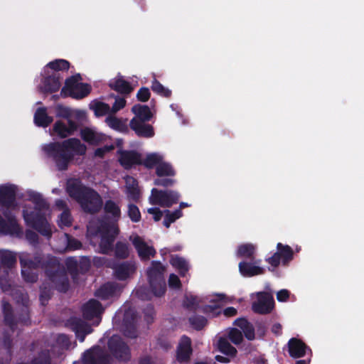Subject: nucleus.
Wrapping results in <instances>:
<instances>
[{
	"instance_id": "nucleus-1",
	"label": "nucleus",
	"mask_w": 364,
	"mask_h": 364,
	"mask_svg": "<svg viewBox=\"0 0 364 364\" xmlns=\"http://www.w3.org/2000/svg\"><path fill=\"white\" fill-rule=\"evenodd\" d=\"M44 152L53 158L59 170L67 168L75 155H84L87 146L76 138L65 140L62 143H50L43 146Z\"/></svg>"
},
{
	"instance_id": "nucleus-2",
	"label": "nucleus",
	"mask_w": 364,
	"mask_h": 364,
	"mask_svg": "<svg viewBox=\"0 0 364 364\" xmlns=\"http://www.w3.org/2000/svg\"><path fill=\"white\" fill-rule=\"evenodd\" d=\"M106 220L101 223L99 234L101 237L100 249L103 253H107L111 247L114 237L119 230L117 223L119 220L121 211L119 206L113 201H107L105 205Z\"/></svg>"
},
{
	"instance_id": "nucleus-3",
	"label": "nucleus",
	"mask_w": 364,
	"mask_h": 364,
	"mask_svg": "<svg viewBox=\"0 0 364 364\" xmlns=\"http://www.w3.org/2000/svg\"><path fill=\"white\" fill-rule=\"evenodd\" d=\"M70 196L76 199L82 208L87 212L97 211L102 206L100 196L94 191L84 187L77 180H70L68 183Z\"/></svg>"
},
{
	"instance_id": "nucleus-4",
	"label": "nucleus",
	"mask_w": 364,
	"mask_h": 364,
	"mask_svg": "<svg viewBox=\"0 0 364 364\" xmlns=\"http://www.w3.org/2000/svg\"><path fill=\"white\" fill-rule=\"evenodd\" d=\"M232 300L223 294H214L206 296L200 303L196 296L190 295L187 296L184 303L187 306L200 308L209 316L215 317L221 314L222 306Z\"/></svg>"
},
{
	"instance_id": "nucleus-5",
	"label": "nucleus",
	"mask_w": 364,
	"mask_h": 364,
	"mask_svg": "<svg viewBox=\"0 0 364 364\" xmlns=\"http://www.w3.org/2000/svg\"><path fill=\"white\" fill-rule=\"evenodd\" d=\"M28 194L31 200L35 204L36 208L35 211L31 212H29L27 208L23 210L25 221L43 235L48 236L50 234V228L44 218V213H41L42 209L47 208V205L38 193L30 191Z\"/></svg>"
},
{
	"instance_id": "nucleus-6",
	"label": "nucleus",
	"mask_w": 364,
	"mask_h": 364,
	"mask_svg": "<svg viewBox=\"0 0 364 364\" xmlns=\"http://www.w3.org/2000/svg\"><path fill=\"white\" fill-rule=\"evenodd\" d=\"M134 117L131 119V129L139 136L151 138L154 136V130L151 125L146 124L154 116V112L146 105L136 104L132 108Z\"/></svg>"
},
{
	"instance_id": "nucleus-7",
	"label": "nucleus",
	"mask_w": 364,
	"mask_h": 364,
	"mask_svg": "<svg viewBox=\"0 0 364 364\" xmlns=\"http://www.w3.org/2000/svg\"><path fill=\"white\" fill-rule=\"evenodd\" d=\"M90 91V85L82 82L80 75L76 74L65 80L61 94L64 96H70L75 99H82L85 97Z\"/></svg>"
},
{
	"instance_id": "nucleus-8",
	"label": "nucleus",
	"mask_w": 364,
	"mask_h": 364,
	"mask_svg": "<svg viewBox=\"0 0 364 364\" xmlns=\"http://www.w3.org/2000/svg\"><path fill=\"white\" fill-rule=\"evenodd\" d=\"M180 198L178 192L173 190L159 191L154 188L149 197V201L153 205L169 208L176 203Z\"/></svg>"
},
{
	"instance_id": "nucleus-9",
	"label": "nucleus",
	"mask_w": 364,
	"mask_h": 364,
	"mask_svg": "<svg viewBox=\"0 0 364 364\" xmlns=\"http://www.w3.org/2000/svg\"><path fill=\"white\" fill-rule=\"evenodd\" d=\"M164 271L160 263L153 262L151 267L148 271L150 286L152 289V294L160 296L165 291V284L161 279V275Z\"/></svg>"
},
{
	"instance_id": "nucleus-10",
	"label": "nucleus",
	"mask_w": 364,
	"mask_h": 364,
	"mask_svg": "<svg viewBox=\"0 0 364 364\" xmlns=\"http://www.w3.org/2000/svg\"><path fill=\"white\" fill-rule=\"evenodd\" d=\"M292 259V249L289 246L279 242L277 245V252L272 256L267 259V262L271 266L269 269L273 271L280 264L287 266Z\"/></svg>"
},
{
	"instance_id": "nucleus-11",
	"label": "nucleus",
	"mask_w": 364,
	"mask_h": 364,
	"mask_svg": "<svg viewBox=\"0 0 364 364\" xmlns=\"http://www.w3.org/2000/svg\"><path fill=\"white\" fill-rule=\"evenodd\" d=\"M252 310L259 314L269 313L274 306L273 296L270 293L259 291L250 295Z\"/></svg>"
},
{
	"instance_id": "nucleus-12",
	"label": "nucleus",
	"mask_w": 364,
	"mask_h": 364,
	"mask_svg": "<svg viewBox=\"0 0 364 364\" xmlns=\"http://www.w3.org/2000/svg\"><path fill=\"white\" fill-rule=\"evenodd\" d=\"M17 193V187L13 184H4L0 186V203L3 207L13 211L16 210L15 196Z\"/></svg>"
},
{
	"instance_id": "nucleus-13",
	"label": "nucleus",
	"mask_w": 364,
	"mask_h": 364,
	"mask_svg": "<svg viewBox=\"0 0 364 364\" xmlns=\"http://www.w3.org/2000/svg\"><path fill=\"white\" fill-rule=\"evenodd\" d=\"M156 173L159 177H160L155 180L154 183L157 186H170L175 182V181L171 178H161L164 176H173L176 173L171 164L165 161H163L161 163L158 164L156 169Z\"/></svg>"
},
{
	"instance_id": "nucleus-14",
	"label": "nucleus",
	"mask_w": 364,
	"mask_h": 364,
	"mask_svg": "<svg viewBox=\"0 0 364 364\" xmlns=\"http://www.w3.org/2000/svg\"><path fill=\"white\" fill-rule=\"evenodd\" d=\"M77 129V124L74 121L57 120L50 130L52 136H58L61 138H65L72 135Z\"/></svg>"
},
{
	"instance_id": "nucleus-15",
	"label": "nucleus",
	"mask_w": 364,
	"mask_h": 364,
	"mask_svg": "<svg viewBox=\"0 0 364 364\" xmlns=\"http://www.w3.org/2000/svg\"><path fill=\"white\" fill-rule=\"evenodd\" d=\"M41 82L39 84V88L43 92H53L60 88L62 77L60 75H49L41 73Z\"/></svg>"
},
{
	"instance_id": "nucleus-16",
	"label": "nucleus",
	"mask_w": 364,
	"mask_h": 364,
	"mask_svg": "<svg viewBox=\"0 0 364 364\" xmlns=\"http://www.w3.org/2000/svg\"><path fill=\"white\" fill-rule=\"evenodd\" d=\"M130 240L133 245L136 248L139 257L141 259H149L150 257H153L155 254V250L153 247L146 243L143 238L137 235H132L130 236Z\"/></svg>"
},
{
	"instance_id": "nucleus-17",
	"label": "nucleus",
	"mask_w": 364,
	"mask_h": 364,
	"mask_svg": "<svg viewBox=\"0 0 364 364\" xmlns=\"http://www.w3.org/2000/svg\"><path fill=\"white\" fill-rule=\"evenodd\" d=\"M80 136L85 141L92 145H97L100 143L106 142L109 139L108 136L92 127L82 129Z\"/></svg>"
},
{
	"instance_id": "nucleus-18",
	"label": "nucleus",
	"mask_w": 364,
	"mask_h": 364,
	"mask_svg": "<svg viewBox=\"0 0 364 364\" xmlns=\"http://www.w3.org/2000/svg\"><path fill=\"white\" fill-rule=\"evenodd\" d=\"M103 309L99 302L95 299L90 300L82 309L83 316L87 320L93 319V323L97 325L100 321V314Z\"/></svg>"
},
{
	"instance_id": "nucleus-19",
	"label": "nucleus",
	"mask_w": 364,
	"mask_h": 364,
	"mask_svg": "<svg viewBox=\"0 0 364 364\" xmlns=\"http://www.w3.org/2000/svg\"><path fill=\"white\" fill-rule=\"evenodd\" d=\"M289 355L294 358L305 356L307 353L311 354V350L301 340L292 338L288 342Z\"/></svg>"
},
{
	"instance_id": "nucleus-20",
	"label": "nucleus",
	"mask_w": 364,
	"mask_h": 364,
	"mask_svg": "<svg viewBox=\"0 0 364 364\" xmlns=\"http://www.w3.org/2000/svg\"><path fill=\"white\" fill-rule=\"evenodd\" d=\"M191 353V339L186 336H183L177 348L176 360L179 363H186L189 360Z\"/></svg>"
},
{
	"instance_id": "nucleus-21",
	"label": "nucleus",
	"mask_w": 364,
	"mask_h": 364,
	"mask_svg": "<svg viewBox=\"0 0 364 364\" xmlns=\"http://www.w3.org/2000/svg\"><path fill=\"white\" fill-rule=\"evenodd\" d=\"M109 348L111 352L117 357L121 359H126L129 354L127 346L121 341V338L118 336L111 338L109 341Z\"/></svg>"
},
{
	"instance_id": "nucleus-22",
	"label": "nucleus",
	"mask_w": 364,
	"mask_h": 364,
	"mask_svg": "<svg viewBox=\"0 0 364 364\" xmlns=\"http://www.w3.org/2000/svg\"><path fill=\"white\" fill-rule=\"evenodd\" d=\"M119 161L125 168H129L134 165L141 163L140 155L135 151L118 150Z\"/></svg>"
},
{
	"instance_id": "nucleus-23",
	"label": "nucleus",
	"mask_w": 364,
	"mask_h": 364,
	"mask_svg": "<svg viewBox=\"0 0 364 364\" xmlns=\"http://www.w3.org/2000/svg\"><path fill=\"white\" fill-rule=\"evenodd\" d=\"M70 67L68 61L64 59H56L46 64L42 70V73L60 75L58 71L68 70Z\"/></svg>"
},
{
	"instance_id": "nucleus-24",
	"label": "nucleus",
	"mask_w": 364,
	"mask_h": 364,
	"mask_svg": "<svg viewBox=\"0 0 364 364\" xmlns=\"http://www.w3.org/2000/svg\"><path fill=\"white\" fill-rule=\"evenodd\" d=\"M109 85L112 89L122 94H129L134 90V87L119 75L111 79Z\"/></svg>"
},
{
	"instance_id": "nucleus-25",
	"label": "nucleus",
	"mask_w": 364,
	"mask_h": 364,
	"mask_svg": "<svg viewBox=\"0 0 364 364\" xmlns=\"http://www.w3.org/2000/svg\"><path fill=\"white\" fill-rule=\"evenodd\" d=\"M240 274L244 277H252L262 274L264 269L256 263L242 262L239 264Z\"/></svg>"
},
{
	"instance_id": "nucleus-26",
	"label": "nucleus",
	"mask_w": 364,
	"mask_h": 364,
	"mask_svg": "<svg viewBox=\"0 0 364 364\" xmlns=\"http://www.w3.org/2000/svg\"><path fill=\"white\" fill-rule=\"evenodd\" d=\"M4 214L7 222L0 218V232L6 234L16 233L18 231L16 221L14 220V217L6 211H4Z\"/></svg>"
},
{
	"instance_id": "nucleus-27",
	"label": "nucleus",
	"mask_w": 364,
	"mask_h": 364,
	"mask_svg": "<svg viewBox=\"0 0 364 364\" xmlns=\"http://www.w3.org/2000/svg\"><path fill=\"white\" fill-rule=\"evenodd\" d=\"M125 190L129 199L136 200L139 198L140 191L137 183L134 178L131 176L125 178Z\"/></svg>"
},
{
	"instance_id": "nucleus-28",
	"label": "nucleus",
	"mask_w": 364,
	"mask_h": 364,
	"mask_svg": "<svg viewBox=\"0 0 364 364\" xmlns=\"http://www.w3.org/2000/svg\"><path fill=\"white\" fill-rule=\"evenodd\" d=\"M215 346L220 352L228 357L234 358L237 354L236 348L231 346L225 338H219Z\"/></svg>"
},
{
	"instance_id": "nucleus-29",
	"label": "nucleus",
	"mask_w": 364,
	"mask_h": 364,
	"mask_svg": "<svg viewBox=\"0 0 364 364\" xmlns=\"http://www.w3.org/2000/svg\"><path fill=\"white\" fill-rule=\"evenodd\" d=\"M105 122L109 127L119 132H126L127 129V120L117 118L109 114L105 119Z\"/></svg>"
},
{
	"instance_id": "nucleus-30",
	"label": "nucleus",
	"mask_w": 364,
	"mask_h": 364,
	"mask_svg": "<svg viewBox=\"0 0 364 364\" xmlns=\"http://www.w3.org/2000/svg\"><path fill=\"white\" fill-rule=\"evenodd\" d=\"M53 121L52 117L48 115L45 107H39L34 114V123L38 127H46Z\"/></svg>"
},
{
	"instance_id": "nucleus-31",
	"label": "nucleus",
	"mask_w": 364,
	"mask_h": 364,
	"mask_svg": "<svg viewBox=\"0 0 364 364\" xmlns=\"http://www.w3.org/2000/svg\"><path fill=\"white\" fill-rule=\"evenodd\" d=\"M171 265L184 276L189 269L188 262L183 257L178 255L173 256L170 260Z\"/></svg>"
},
{
	"instance_id": "nucleus-32",
	"label": "nucleus",
	"mask_w": 364,
	"mask_h": 364,
	"mask_svg": "<svg viewBox=\"0 0 364 364\" xmlns=\"http://www.w3.org/2000/svg\"><path fill=\"white\" fill-rule=\"evenodd\" d=\"M115 274L119 279L128 278L134 272V267L130 264H120L115 268Z\"/></svg>"
},
{
	"instance_id": "nucleus-33",
	"label": "nucleus",
	"mask_w": 364,
	"mask_h": 364,
	"mask_svg": "<svg viewBox=\"0 0 364 364\" xmlns=\"http://www.w3.org/2000/svg\"><path fill=\"white\" fill-rule=\"evenodd\" d=\"M257 247L252 243L241 244L237 247L236 255L241 257H252L255 253Z\"/></svg>"
},
{
	"instance_id": "nucleus-34",
	"label": "nucleus",
	"mask_w": 364,
	"mask_h": 364,
	"mask_svg": "<svg viewBox=\"0 0 364 364\" xmlns=\"http://www.w3.org/2000/svg\"><path fill=\"white\" fill-rule=\"evenodd\" d=\"M235 324L240 328L248 340H253L255 338L254 329L247 320L244 318L237 319L235 321Z\"/></svg>"
},
{
	"instance_id": "nucleus-35",
	"label": "nucleus",
	"mask_w": 364,
	"mask_h": 364,
	"mask_svg": "<svg viewBox=\"0 0 364 364\" xmlns=\"http://www.w3.org/2000/svg\"><path fill=\"white\" fill-rule=\"evenodd\" d=\"M90 109L94 111L95 114L97 117L104 116L111 112L110 107L109 105L100 101L92 102L90 105Z\"/></svg>"
},
{
	"instance_id": "nucleus-36",
	"label": "nucleus",
	"mask_w": 364,
	"mask_h": 364,
	"mask_svg": "<svg viewBox=\"0 0 364 364\" xmlns=\"http://www.w3.org/2000/svg\"><path fill=\"white\" fill-rule=\"evenodd\" d=\"M164 161V156L159 153H151L146 155L144 160V164L149 168L158 166V164Z\"/></svg>"
},
{
	"instance_id": "nucleus-37",
	"label": "nucleus",
	"mask_w": 364,
	"mask_h": 364,
	"mask_svg": "<svg viewBox=\"0 0 364 364\" xmlns=\"http://www.w3.org/2000/svg\"><path fill=\"white\" fill-rule=\"evenodd\" d=\"M77 337L79 340L82 342L84 341L85 336L91 332V328L83 322L77 323L74 327Z\"/></svg>"
},
{
	"instance_id": "nucleus-38",
	"label": "nucleus",
	"mask_w": 364,
	"mask_h": 364,
	"mask_svg": "<svg viewBox=\"0 0 364 364\" xmlns=\"http://www.w3.org/2000/svg\"><path fill=\"white\" fill-rule=\"evenodd\" d=\"M151 87L154 92L162 97H168L171 95V91L168 87H164L156 79L152 81Z\"/></svg>"
},
{
	"instance_id": "nucleus-39",
	"label": "nucleus",
	"mask_w": 364,
	"mask_h": 364,
	"mask_svg": "<svg viewBox=\"0 0 364 364\" xmlns=\"http://www.w3.org/2000/svg\"><path fill=\"white\" fill-rule=\"evenodd\" d=\"M164 213L165 219L164 220V225L166 228H168L172 223L182 216V212L181 210H176L173 212L166 210Z\"/></svg>"
},
{
	"instance_id": "nucleus-40",
	"label": "nucleus",
	"mask_w": 364,
	"mask_h": 364,
	"mask_svg": "<svg viewBox=\"0 0 364 364\" xmlns=\"http://www.w3.org/2000/svg\"><path fill=\"white\" fill-rule=\"evenodd\" d=\"M115 292V287L112 284H107L100 288L97 292V296L102 299H107L112 296Z\"/></svg>"
},
{
	"instance_id": "nucleus-41",
	"label": "nucleus",
	"mask_w": 364,
	"mask_h": 364,
	"mask_svg": "<svg viewBox=\"0 0 364 364\" xmlns=\"http://www.w3.org/2000/svg\"><path fill=\"white\" fill-rule=\"evenodd\" d=\"M0 259L4 266L9 267L15 262L16 257L11 252L0 250Z\"/></svg>"
},
{
	"instance_id": "nucleus-42",
	"label": "nucleus",
	"mask_w": 364,
	"mask_h": 364,
	"mask_svg": "<svg viewBox=\"0 0 364 364\" xmlns=\"http://www.w3.org/2000/svg\"><path fill=\"white\" fill-rule=\"evenodd\" d=\"M227 335L229 339L235 345L240 344L243 339L241 331L235 328L228 329Z\"/></svg>"
},
{
	"instance_id": "nucleus-43",
	"label": "nucleus",
	"mask_w": 364,
	"mask_h": 364,
	"mask_svg": "<svg viewBox=\"0 0 364 364\" xmlns=\"http://www.w3.org/2000/svg\"><path fill=\"white\" fill-rule=\"evenodd\" d=\"M70 119L77 123L78 127L80 124L86 121V112L80 109H73Z\"/></svg>"
},
{
	"instance_id": "nucleus-44",
	"label": "nucleus",
	"mask_w": 364,
	"mask_h": 364,
	"mask_svg": "<svg viewBox=\"0 0 364 364\" xmlns=\"http://www.w3.org/2000/svg\"><path fill=\"white\" fill-rule=\"evenodd\" d=\"M72 110L69 107L58 105L56 106V115L62 117L61 120H68L70 119Z\"/></svg>"
},
{
	"instance_id": "nucleus-45",
	"label": "nucleus",
	"mask_w": 364,
	"mask_h": 364,
	"mask_svg": "<svg viewBox=\"0 0 364 364\" xmlns=\"http://www.w3.org/2000/svg\"><path fill=\"white\" fill-rule=\"evenodd\" d=\"M190 323L194 328L200 330L206 325L207 320L203 316H196L190 318Z\"/></svg>"
},
{
	"instance_id": "nucleus-46",
	"label": "nucleus",
	"mask_w": 364,
	"mask_h": 364,
	"mask_svg": "<svg viewBox=\"0 0 364 364\" xmlns=\"http://www.w3.org/2000/svg\"><path fill=\"white\" fill-rule=\"evenodd\" d=\"M63 240L67 244V246L59 247L58 250L60 252L64 251L66 249H77L80 246L79 242L75 240H70L69 236L66 234L64 236Z\"/></svg>"
},
{
	"instance_id": "nucleus-47",
	"label": "nucleus",
	"mask_w": 364,
	"mask_h": 364,
	"mask_svg": "<svg viewBox=\"0 0 364 364\" xmlns=\"http://www.w3.org/2000/svg\"><path fill=\"white\" fill-rule=\"evenodd\" d=\"M21 263L23 266L22 275H23V278L28 282H34L36 279V277L34 274L30 275V272H29V269H28L29 266L28 267H26V265H27L26 262L24 260V259L23 257H21Z\"/></svg>"
},
{
	"instance_id": "nucleus-48",
	"label": "nucleus",
	"mask_w": 364,
	"mask_h": 364,
	"mask_svg": "<svg viewBox=\"0 0 364 364\" xmlns=\"http://www.w3.org/2000/svg\"><path fill=\"white\" fill-rule=\"evenodd\" d=\"M128 215L133 222H138L141 218L139 210L134 205H129Z\"/></svg>"
},
{
	"instance_id": "nucleus-49",
	"label": "nucleus",
	"mask_w": 364,
	"mask_h": 364,
	"mask_svg": "<svg viewBox=\"0 0 364 364\" xmlns=\"http://www.w3.org/2000/svg\"><path fill=\"white\" fill-rule=\"evenodd\" d=\"M127 102L124 98L116 97L114 105L110 108L111 113L114 114L123 109L126 106Z\"/></svg>"
},
{
	"instance_id": "nucleus-50",
	"label": "nucleus",
	"mask_w": 364,
	"mask_h": 364,
	"mask_svg": "<svg viewBox=\"0 0 364 364\" xmlns=\"http://www.w3.org/2000/svg\"><path fill=\"white\" fill-rule=\"evenodd\" d=\"M151 96V92L147 87H141L136 93L138 100L145 102L149 100Z\"/></svg>"
},
{
	"instance_id": "nucleus-51",
	"label": "nucleus",
	"mask_w": 364,
	"mask_h": 364,
	"mask_svg": "<svg viewBox=\"0 0 364 364\" xmlns=\"http://www.w3.org/2000/svg\"><path fill=\"white\" fill-rule=\"evenodd\" d=\"M114 149V146L111 144V145H106L103 147H100V148H97L95 151V156L96 157H100V158H102L104 157L107 154H108L109 152H110L111 151H112L113 149Z\"/></svg>"
},
{
	"instance_id": "nucleus-52",
	"label": "nucleus",
	"mask_w": 364,
	"mask_h": 364,
	"mask_svg": "<svg viewBox=\"0 0 364 364\" xmlns=\"http://www.w3.org/2000/svg\"><path fill=\"white\" fill-rule=\"evenodd\" d=\"M58 225L63 228L70 226L71 225V218L70 213L68 211H63L58 220Z\"/></svg>"
},
{
	"instance_id": "nucleus-53",
	"label": "nucleus",
	"mask_w": 364,
	"mask_h": 364,
	"mask_svg": "<svg viewBox=\"0 0 364 364\" xmlns=\"http://www.w3.org/2000/svg\"><path fill=\"white\" fill-rule=\"evenodd\" d=\"M147 213L153 216L155 221H159L164 213L158 208H149L147 209Z\"/></svg>"
},
{
	"instance_id": "nucleus-54",
	"label": "nucleus",
	"mask_w": 364,
	"mask_h": 364,
	"mask_svg": "<svg viewBox=\"0 0 364 364\" xmlns=\"http://www.w3.org/2000/svg\"><path fill=\"white\" fill-rule=\"evenodd\" d=\"M116 255L120 257H125L128 255V247L123 243H119L116 247Z\"/></svg>"
},
{
	"instance_id": "nucleus-55",
	"label": "nucleus",
	"mask_w": 364,
	"mask_h": 364,
	"mask_svg": "<svg viewBox=\"0 0 364 364\" xmlns=\"http://www.w3.org/2000/svg\"><path fill=\"white\" fill-rule=\"evenodd\" d=\"M168 285L172 289H179L181 287V282L178 277L173 274H171L168 279Z\"/></svg>"
},
{
	"instance_id": "nucleus-56",
	"label": "nucleus",
	"mask_w": 364,
	"mask_h": 364,
	"mask_svg": "<svg viewBox=\"0 0 364 364\" xmlns=\"http://www.w3.org/2000/svg\"><path fill=\"white\" fill-rule=\"evenodd\" d=\"M290 296V293L287 289H282L277 294V299L279 301H287Z\"/></svg>"
},
{
	"instance_id": "nucleus-57",
	"label": "nucleus",
	"mask_w": 364,
	"mask_h": 364,
	"mask_svg": "<svg viewBox=\"0 0 364 364\" xmlns=\"http://www.w3.org/2000/svg\"><path fill=\"white\" fill-rule=\"evenodd\" d=\"M237 311L234 307H228L223 310V314L225 316L230 317L237 314Z\"/></svg>"
},
{
	"instance_id": "nucleus-58",
	"label": "nucleus",
	"mask_w": 364,
	"mask_h": 364,
	"mask_svg": "<svg viewBox=\"0 0 364 364\" xmlns=\"http://www.w3.org/2000/svg\"><path fill=\"white\" fill-rule=\"evenodd\" d=\"M230 357H228L227 355L223 356V355H217L215 356V360L220 363H228L230 360Z\"/></svg>"
},
{
	"instance_id": "nucleus-59",
	"label": "nucleus",
	"mask_w": 364,
	"mask_h": 364,
	"mask_svg": "<svg viewBox=\"0 0 364 364\" xmlns=\"http://www.w3.org/2000/svg\"><path fill=\"white\" fill-rule=\"evenodd\" d=\"M136 294L141 299H149L151 297V295L145 294L142 290H137Z\"/></svg>"
},
{
	"instance_id": "nucleus-60",
	"label": "nucleus",
	"mask_w": 364,
	"mask_h": 364,
	"mask_svg": "<svg viewBox=\"0 0 364 364\" xmlns=\"http://www.w3.org/2000/svg\"><path fill=\"white\" fill-rule=\"evenodd\" d=\"M148 321L153 318L154 311L151 306L148 307V312L145 313Z\"/></svg>"
},
{
	"instance_id": "nucleus-61",
	"label": "nucleus",
	"mask_w": 364,
	"mask_h": 364,
	"mask_svg": "<svg viewBox=\"0 0 364 364\" xmlns=\"http://www.w3.org/2000/svg\"><path fill=\"white\" fill-rule=\"evenodd\" d=\"M272 330L274 333L279 334L281 331V325L279 323L274 324Z\"/></svg>"
},
{
	"instance_id": "nucleus-62",
	"label": "nucleus",
	"mask_w": 364,
	"mask_h": 364,
	"mask_svg": "<svg viewBox=\"0 0 364 364\" xmlns=\"http://www.w3.org/2000/svg\"><path fill=\"white\" fill-rule=\"evenodd\" d=\"M311 363V358H309L305 360H299L296 362V364H310Z\"/></svg>"
},
{
	"instance_id": "nucleus-63",
	"label": "nucleus",
	"mask_w": 364,
	"mask_h": 364,
	"mask_svg": "<svg viewBox=\"0 0 364 364\" xmlns=\"http://www.w3.org/2000/svg\"><path fill=\"white\" fill-rule=\"evenodd\" d=\"M170 107H171V109L173 111L176 112V114H177L178 115H179V112H178V107H177V105H174V104H172V105H170Z\"/></svg>"
},
{
	"instance_id": "nucleus-64",
	"label": "nucleus",
	"mask_w": 364,
	"mask_h": 364,
	"mask_svg": "<svg viewBox=\"0 0 364 364\" xmlns=\"http://www.w3.org/2000/svg\"><path fill=\"white\" fill-rule=\"evenodd\" d=\"M87 231L90 234H94V228H93L92 223L89 224V225L87 227Z\"/></svg>"
}]
</instances>
